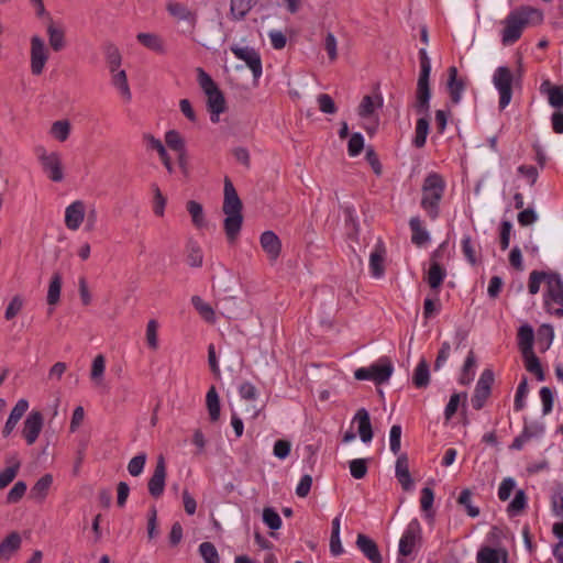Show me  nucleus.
<instances>
[{
	"instance_id": "36",
	"label": "nucleus",
	"mask_w": 563,
	"mask_h": 563,
	"mask_svg": "<svg viewBox=\"0 0 563 563\" xmlns=\"http://www.w3.org/2000/svg\"><path fill=\"white\" fill-rule=\"evenodd\" d=\"M207 408L212 422L220 418V400L214 387H211L206 396Z\"/></svg>"
},
{
	"instance_id": "12",
	"label": "nucleus",
	"mask_w": 563,
	"mask_h": 563,
	"mask_svg": "<svg viewBox=\"0 0 563 563\" xmlns=\"http://www.w3.org/2000/svg\"><path fill=\"white\" fill-rule=\"evenodd\" d=\"M421 538V527L418 519H412L399 541V555L407 558L416 552L417 542Z\"/></svg>"
},
{
	"instance_id": "31",
	"label": "nucleus",
	"mask_w": 563,
	"mask_h": 563,
	"mask_svg": "<svg viewBox=\"0 0 563 563\" xmlns=\"http://www.w3.org/2000/svg\"><path fill=\"white\" fill-rule=\"evenodd\" d=\"M501 558H506V552L489 547L479 549L476 555L477 563H499Z\"/></svg>"
},
{
	"instance_id": "59",
	"label": "nucleus",
	"mask_w": 563,
	"mask_h": 563,
	"mask_svg": "<svg viewBox=\"0 0 563 563\" xmlns=\"http://www.w3.org/2000/svg\"><path fill=\"white\" fill-rule=\"evenodd\" d=\"M263 521L272 530H278L282 527L280 516L273 508H265L263 510Z\"/></svg>"
},
{
	"instance_id": "57",
	"label": "nucleus",
	"mask_w": 563,
	"mask_h": 563,
	"mask_svg": "<svg viewBox=\"0 0 563 563\" xmlns=\"http://www.w3.org/2000/svg\"><path fill=\"white\" fill-rule=\"evenodd\" d=\"M350 473L356 478L361 479L367 474V463L365 459H355L350 462Z\"/></svg>"
},
{
	"instance_id": "24",
	"label": "nucleus",
	"mask_w": 563,
	"mask_h": 563,
	"mask_svg": "<svg viewBox=\"0 0 563 563\" xmlns=\"http://www.w3.org/2000/svg\"><path fill=\"white\" fill-rule=\"evenodd\" d=\"M353 420L358 424L357 431L361 440L364 443L371 442L373 439V429L368 411L365 408L358 409Z\"/></svg>"
},
{
	"instance_id": "42",
	"label": "nucleus",
	"mask_w": 563,
	"mask_h": 563,
	"mask_svg": "<svg viewBox=\"0 0 563 563\" xmlns=\"http://www.w3.org/2000/svg\"><path fill=\"white\" fill-rule=\"evenodd\" d=\"M165 142L170 150L177 152L178 154L183 155L185 153L184 139L181 137L180 133L176 130H170L166 132Z\"/></svg>"
},
{
	"instance_id": "15",
	"label": "nucleus",
	"mask_w": 563,
	"mask_h": 563,
	"mask_svg": "<svg viewBox=\"0 0 563 563\" xmlns=\"http://www.w3.org/2000/svg\"><path fill=\"white\" fill-rule=\"evenodd\" d=\"M48 59V51L44 41L34 35L31 38V70L33 75H41Z\"/></svg>"
},
{
	"instance_id": "55",
	"label": "nucleus",
	"mask_w": 563,
	"mask_h": 563,
	"mask_svg": "<svg viewBox=\"0 0 563 563\" xmlns=\"http://www.w3.org/2000/svg\"><path fill=\"white\" fill-rule=\"evenodd\" d=\"M539 395L542 404V413L549 415L553 409V391L551 388L544 386L540 389Z\"/></svg>"
},
{
	"instance_id": "22",
	"label": "nucleus",
	"mask_w": 563,
	"mask_h": 563,
	"mask_svg": "<svg viewBox=\"0 0 563 563\" xmlns=\"http://www.w3.org/2000/svg\"><path fill=\"white\" fill-rule=\"evenodd\" d=\"M464 89H465L464 81L457 77L456 67L451 66L449 68L448 91H449L451 101L454 104L460 103V101L462 100Z\"/></svg>"
},
{
	"instance_id": "17",
	"label": "nucleus",
	"mask_w": 563,
	"mask_h": 563,
	"mask_svg": "<svg viewBox=\"0 0 563 563\" xmlns=\"http://www.w3.org/2000/svg\"><path fill=\"white\" fill-rule=\"evenodd\" d=\"M85 203L81 200L71 202L65 210V225L71 231H76L85 219Z\"/></svg>"
},
{
	"instance_id": "50",
	"label": "nucleus",
	"mask_w": 563,
	"mask_h": 563,
	"mask_svg": "<svg viewBox=\"0 0 563 563\" xmlns=\"http://www.w3.org/2000/svg\"><path fill=\"white\" fill-rule=\"evenodd\" d=\"M466 394L465 393H454L451 395L449 402L445 406L444 409V417L446 420H450L457 411L461 401L466 400Z\"/></svg>"
},
{
	"instance_id": "63",
	"label": "nucleus",
	"mask_w": 563,
	"mask_h": 563,
	"mask_svg": "<svg viewBox=\"0 0 563 563\" xmlns=\"http://www.w3.org/2000/svg\"><path fill=\"white\" fill-rule=\"evenodd\" d=\"M516 482L511 477L504 478L498 487V498L503 501L509 499L512 490L515 489Z\"/></svg>"
},
{
	"instance_id": "33",
	"label": "nucleus",
	"mask_w": 563,
	"mask_h": 563,
	"mask_svg": "<svg viewBox=\"0 0 563 563\" xmlns=\"http://www.w3.org/2000/svg\"><path fill=\"white\" fill-rule=\"evenodd\" d=\"M136 38L142 45H144L148 49H152L157 53L164 52V43L162 38L154 33H139L136 35Z\"/></svg>"
},
{
	"instance_id": "10",
	"label": "nucleus",
	"mask_w": 563,
	"mask_h": 563,
	"mask_svg": "<svg viewBox=\"0 0 563 563\" xmlns=\"http://www.w3.org/2000/svg\"><path fill=\"white\" fill-rule=\"evenodd\" d=\"M36 153L47 177L52 181L60 183L64 179L60 155L57 152L48 153L44 147H38Z\"/></svg>"
},
{
	"instance_id": "34",
	"label": "nucleus",
	"mask_w": 563,
	"mask_h": 563,
	"mask_svg": "<svg viewBox=\"0 0 563 563\" xmlns=\"http://www.w3.org/2000/svg\"><path fill=\"white\" fill-rule=\"evenodd\" d=\"M256 0H231L230 12L235 20H242L254 7Z\"/></svg>"
},
{
	"instance_id": "61",
	"label": "nucleus",
	"mask_w": 563,
	"mask_h": 563,
	"mask_svg": "<svg viewBox=\"0 0 563 563\" xmlns=\"http://www.w3.org/2000/svg\"><path fill=\"white\" fill-rule=\"evenodd\" d=\"M317 102L321 112L327 114H334L336 112L335 103L328 93H320L317 97Z\"/></svg>"
},
{
	"instance_id": "11",
	"label": "nucleus",
	"mask_w": 563,
	"mask_h": 563,
	"mask_svg": "<svg viewBox=\"0 0 563 563\" xmlns=\"http://www.w3.org/2000/svg\"><path fill=\"white\" fill-rule=\"evenodd\" d=\"M494 383V373L490 369H484L477 380L474 395L471 399L472 407L481 410L490 395L492 385Z\"/></svg>"
},
{
	"instance_id": "48",
	"label": "nucleus",
	"mask_w": 563,
	"mask_h": 563,
	"mask_svg": "<svg viewBox=\"0 0 563 563\" xmlns=\"http://www.w3.org/2000/svg\"><path fill=\"white\" fill-rule=\"evenodd\" d=\"M199 553L202 556L205 563H220L219 553L211 542H202L199 545Z\"/></svg>"
},
{
	"instance_id": "45",
	"label": "nucleus",
	"mask_w": 563,
	"mask_h": 563,
	"mask_svg": "<svg viewBox=\"0 0 563 563\" xmlns=\"http://www.w3.org/2000/svg\"><path fill=\"white\" fill-rule=\"evenodd\" d=\"M550 273L533 271L530 273L528 282V290L531 295H536L540 290L541 283L548 284Z\"/></svg>"
},
{
	"instance_id": "3",
	"label": "nucleus",
	"mask_w": 563,
	"mask_h": 563,
	"mask_svg": "<svg viewBox=\"0 0 563 563\" xmlns=\"http://www.w3.org/2000/svg\"><path fill=\"white\" fill-rule=\"evenodd\" d=\"M400 439L401 427L399 424H394L389 431V448L395 455H398L395 465V476L405 492H412L416 483L410 474L409 459L407 454H399Z\"/></svg>"
},
{
	"instance_id": "62",
	"label": "nucleus",
	"mask_w": 563,
	"mask_h": 563,
	"mask_svg": "<svg viewBox=\"0 0 563 563\" xmlns=\"http://www.w3.org/2000/svg\"><path fill=\"white\" fill-rule=\"evenodd\" d=\"M364 147V139L361 133H353L349 140L347 151L350 156L358 155Z\"/></svg>"
},
{
	"instance_id": "39",
	"label": "nucleus",
	"mask_w": 563,
	"mask_h": 563,
	"mask_svg": "<svg viewBox=\"0 0 563 563\" xmlns=\"http://www.w3.org/2000/svg\"><path fill=\"white\" fill-rule=\"evenodd\" d=\"M186 261L191 267H200L202 265V250L196 242H188Z\"/></svg>"
},
{
	"instance_id": "23",
	"label": "nucleus",
	"mask_w": 563,
	"mask_h": 563,
	"mask_svg": "<svg viewBox=\"0 0 563 563\" xmlns=\"http://www.w3.org/2000/svg\"><path fill=\"white\" fill-rule=\"evenodd\" d=\"M540 91L543 95H547L548 102L551 107L562 110L563 109V87L562 86H553L550 80L542 81L540 86Z\"/></svg>"
},
{
	"instance_id": "8",
	"label": "nucleus",
	"mask_w": 563,
	"mask_h": 563,
	"mask_svg": "<svg viewBox=\"0 0 563 563\" xmlns=\"http://www.w3.org/2000/svg\"><path fill=\"white\" fill-rule=\"evenodd\" d=\"M514 75L509 67L499 66L495 69L492 82L499 95L498 106L504 110L509 106L512 98Z\"/></svg>"
},
{
	"instance_id": "29",
	"label": "nucleus",
	"mask_w": 563,
	"mask_h": 563,
	"mask_svg": "<svg viewBox=\"0 0 563 563\" xmlns=\"http://www.w3.org/2000/svg\"><path fill=\"white\" fill-rule=\"evenodd\" d=\"M518 346L522 354L533 351L534 332L531 325L522 324L518 330Z\"/></svg>"
},
{
	"instance_id": "51",
	"label": "nucleus",
	"mask_w": 563,
	"mask_h": 563,
	"mask_svg": "<svg viewBox=\"0 0 563 563\" xmlns=\"http://www.w3.org/2000/svg\"><path fill=\"white\" fill-rule=\"evenodd\" d=\"M106 369V358L102 354L97 355L91 365L90 377L96 384H100Z\"/></svg>"
},
{
	"instance_id": "52",
	"label": "nucleus",
	"mask_w": 563,
	"mask_h": 563,
	"mask_svg": "<svg viewBox=\"0 0 563 563\" xmlns=\"http://www.w3.org/2000/svg\"><path fill=\"white\" fill-rule=\"evenodd\" d=\"M521 433L530 441L544 434V427L538 421L525 422Z\"/></svg>"
},
{
	"instance_id": "19",
	"label": "nucleus",
	"mask_w": 563,
	"mask_h": 563,
	"mask_svg": "<svg viewBox=\"0 0 563 563\" xmlns=\"http://www.w3.org/2000/svg\"><path fill=\"white\" fill-rule=\"evenodd\" d=\"M168 13L178 21H186L191 31L197 24V14L191 11L187 5L180 2H168L166 7Z\"/></svg>"
},
{
	"instance_id": "60",
	"label": "nucleus",
	"mask_w": 563,
	"mask_h": 563,
	"mask_svg": "<svg viewBox=\"0 0 563 563\" xmlns=\"http://www.w3.org/2000/svg\"><path fill=\"white\" fill-rule=\"evenodd\" d=\"M409 225L412 232L411 242L420 247L422 245V223L420 218L418 216L412 217Z\"/></svg>"
},
{
	"instance_id": "53",
	"label": "nucleus",
	"mask_w": 563,
	"mask_h": 563,
	"mask_svg": "<svg viewBox=\"0 0 563 563\" xmlns=\"http://www.w3.org/2000/svg\"><path fill=\"white\" fill-rule=\"evenodd\" d=\"M146 463V454L139 453L134 457H132L128 464V471L130 475L136 477L143 473L144 466Z\"/></svg>"
},
{
	"instance_id": "64",
	"label": "nucleus",
	"mask_w": 563,
	"mask_h": 563,
	"mask_svg": "<svg viewBox=\"0 0 563 563\" xmlns=\"http://www.w3.org/2000/svg\"><path fill=\"white\" fill-rule=\"evenodd\" d=\"M552 510L555 516L563 518V488H559L553 493Z\"/></svg>"
},
{
	"instance_id": "16",
	"label": "nucleus",
	"mask_w": 563,
	"mask_h": 563,
	"mask_svg": "<svg viewBox=\"0 0 563 563\" xmlns=\"http://www.w3.org/2000/svg\"><path fill=\"white\" fill-rule=\"evenodd\" d=\"M166 479V463L165 459L158 456L153 475L151 476L147 488L151 496L158 498L163 495Z\"/></svg>"
},
{
	"instance_id": "49",
	"label": "nucleus",
	"mask_w": 563,
	"mask_h": 563,
	"mask_svg": "<svg viewBox=\"0 0 563 563\" xmlns=\"http://www.w3.org/2000/svg\"><path fill=\"white\" fill-rule=\"evenodd\" d=\"M23 306H24L23 297L21 295L13 296L4 311L5 320H8V321L13 320L22 311Z\"/></svg>"
},
{
	"instance_id": "54",
	"label": "nucleus",
	"mask_w": 563,
	"mask_h": 563,
	"mask_svg": "<svg viewBox=\"0 0 563 563\" xmlns=\"http://www.w3.org/2000/svg\"><path fill=\"white\" fill-rule=\"evenodd\" d=\"M459 504L464 506L467 515L475 518L479 515V509L472 505V494L468 489H463L457 499Z\"/></svg>"
},
{
	"instance_id": "38",
	"label": "nucleus",
	"mask_w": 563,
	"mask_h": 563,
	"mask_svg": "<svg viewBox=\"0 0 563 563\" xmlns=\"http://www.w3.org/2000/svg\"><path fill=\"white\" fill-rule=\"evenodd\" d=\"M62 288V275L54 273L47 290V303L54 306L59 301Z\"/></svg>"
},
{
	"instance_id": "44",
	"label": "nucleus",
	"mask_w": 563,
	"mask_h": 563,
	"mask_svg": "<svg viewBox=\"0 0 563 563\" xmlns=\"http://www.w3.org/2000/svg\"><path fill=\"white\" fill-rule=\"evenodd\" d=\"M187 211L191 216V220H192V223L195 227L201 228L205 225L206 221H205L203 208L199 202H197L195 200H189L187 202Z\"/></svg>"
},
{
	"instance_id": "2",
	"label": "nucleus",
	"mask_w": 563,
	"mask_h": 563,
	"mask_svg": "<svg viewBox=\"0 0 563 563\" xmlns=\"http://www.w3.org/2000/svg\"><path fill=\"white\" fill-rule=\"evenodd\" d=\"M222 211L225 214L224 231L229 242L238 238L243 222L242 201L229 178L224 179V200Z\"/></svg>"
},
{
	"instance_id": "30",
	"label": "nucleus",
	"mask_w": 563,
	"mask_h": 563,
	"mask_svg": "<svg viewBox=\"0 0 563 563\" xmlns=\"http://www.w3.org/2000/svg\"><path fill=\"white\" fill-rule=\"evenodd\" d=\"M461 250L465 260L472 265L478 263V244L471 238L470 234H464L461 240Z\"/></svg>"
},
{
	"instance_id": "18",
	"label": "nucleus",
	"mask_w": 563,
	"mask_h": 563,
	"mask_svg": "<svg viewBox=\"0 0 563 563\" xmlns=\"http://www.w3.org/2000/svg\"><path fill=\"white\" fill-rule=\"evenodd\" d=\"M386 249L382 240H378L369 255V271L373 277L380 278L385 273Z\"/></svg>"
},
{
	"instance_id": "5",
	"label": "nucleus",
	"mask_w": 563,
	"mask_h": 563,
	"mask_svg": "<svg viewBox=\"0 0 563 563\" xmlns=\"http://www.w3.org/2000/svg\"><path fill=\"white\" fill-rule=\"evenodd\" d=\"M197 81L207 96L208 110L211 113V121L219 122L220 113L225 110V99L213 79L202 68H197Z\"/></svg>"
},
{
	"instance_id": "14",
	"label": "nucleus",
	"mask_w": 563,
	"mask_h": 563,
	"mask_svg": "<svg viewBox=\"0 0 563 563\" xmlns=\"http://www.w3.org/2000/svg\"><path fill=\"white\" fill-rule=\"evenodd\" d=\"M44 426V417L41 411L32 410L23 422L22 437L27 445H33L38 439Z\"/></svg>"
},
{
	"instance_id": "47",
	"label": "nucleus",
	"mask_w": 563,
	"mask_h": 563,
	"mask_svg": "<svg viewBox=\"0 0 563 563\" xmlns=\"http://www.w3.org/2000/svg\"><path fill=\"white\" fill-rule=\"evenodd\" d=\"M70 133V123L67 120H58L52 124L51 134L59 142H65Z\"/></svg>"
},
{
	"instance_id": "46",
	"label": "nucleus",
	"mask_w": 563,
	"mask_h": 563,
	"mask_svg": "<svg viewBox=\"0 0 563 563\" xmlns=\"http://www.w3.org/2000/svg\"><path fill=\"white\" fill-rule=\"evenodd\" d=\"M528 379L527 377H523L520 380L515 395L514 409L516 411H521L526 407V398L528 396Z\"/></svg>"
},
{
	"instance_id": "41",
	"label": "nucleus",
	"mask_w": 563,
	"mask_h": 563,
	"mask_svg": "<svg viewBox=\"0 0 563 563\" xmlns=\"http://www.w3.org/2000/svg\"><path fill=\"white\" fill-rule=\"evenodd\" d=\"M527 506V496L522 489H519L514 499L509 503L507 507V512L509 516L515 517L518 516Z\"/></svg>"
},
{
	"instance_id": "7",
	"label": "nucleus",
	"mask_w": 563,
	"mask_h": 563,
	"mask_svg": "<svg viewBox=\"0 0 563 563\" xmlns=\"http://www.w3.org/2000/svg\"><path fill=\"white\" fill-rule=\"evenodd\" d=\"M547 311L558 318L563 317V280L558 273H550L544 294Z\"/></svg>"
},
{
	"instance_id": "20",
	"label": "nucleus",
	"mask_w": 563,
	"mask_h": 563,
	"mask_svg": "<svg viewBox=\"0 0 563 563\" xmlns=\"http://www.w3.org/2000/svg\"><path fill=\"white\" fill-rule=\"evenodd\" d=\"M260 242L269 260L275 261L278 258L282 251V242L273 231L263 232Z\"/></svg>"
},
{
	"instance_id": "56",
	"label": "nucleus",
	"mask_w": 563,
	"mask_h": 563,
	"mask_svg": "<svg viewBox=\"0 0 563 563\" xmlns=\"http://www.w3.org/2000/svg\"><path fill=\"white\" fill-rule=\"evenodd\" d=\"M434 501V494L431 488L424 487V519L429 525L433 523L434 520V511L432 509V505Z\"/></svg>"
},
{
	"instance_id": "28",
	"label": "nucleus",
	"mask_w": 563,
	"mask_h": 563,
	"mask_svg": "<svg viewBox=\"0 0 563 563\" xmlns=\"http://www.w3.org/2000/svg\"><path fill=\"white\" fill-rule=\"evenodd\" d=\"M102 49L110 73H115L122 63V56L118 46L112 42H106Z\"/></svg>"
},
{
	"instance_id": "13",
	"label": "nucleus",
	"mask_w": 563,
	"mask_h": 563,
	"mask_svg": "<svg viewBox=\"0 0 563 563\" xmlns=\"http://www.w3.org/2000/svg\"><path fill=\"white\" fill-rule=\"evenodd\" d=\"M231 52L236 58L245 62L255 80L262 76V59L258 52L253 47L233 45L231 46Z\"/></svg>"
},
{
	"instance_id": "6",
	"label": "nucleus",
	"mask_w": 563,
	"mask_h": 563,
	"mask_svg": "<svg viewBox=\"0 0 563 563\" xmlns=\"http://www.w3.org/2000/svg\"><path fill=\"white\" fill-rule=\"evenodd\" d=\"M448 242H442L430 256V266L427 283L432 291L437 292L448 276V263L450 255L446 251Z\"/></svg>"
},
{
	"instance_id": "9",
	"label": "nucleus",
	"mask_w": 563,
	"mask_h": 563,
	"mask_svg": "<svg viewBox=\"0 0 563 563\" xmlns=\"http://www.w3.org/2000/svg\"><path fill=\"white\" fill-rule=\"evenodd\" d=\"M393 364L388 358H380L368 367H360L354 372L358 380H372L375 384L386 383L393 374Z\"/></svg>"
},
{
	"instance_id": "58",
	"label": "nucleus",
	"mask_w": 563,
	"mask_h": 563,
	"mask_svg": "<svg viewBox=\"0 0 563 563\" xmlns=\"http://www.w3.org/2000/svg\"><path fill=\"white\" fill-rule=\"evenodd\" d=\"M27 489V486L24 482H16L13 487L9 490L7 495V501L9 504L18 503L24 495Z\"/></svg>"
},
{
	"instance_id": "25",
	"label": "nucleus",
	"mask_w": 563,
	"mask_h": 563,
	"mask_svg": "<svg viewBox=\"0 0 563 563\" xmlns=\"http://www.w3.org/2000/svg\"><path fill=\"white\" fill-rule=\"evenodd\" d=\"M21 536L13 531L9 533L0 543V560L8 561L21 548Z\"/></svg>"
},
{
	"instance_id": "21",
	"label": "nucleus",
	"mask_w": 563,
	"mask_h": 563,
	"mask_svg": "<svg viewBox=\"0 0 563 563\" xmlns=\"http://www.w3.org/2000/svg\"><path fill=\"white\" fill-rule=\"evenodd\" d=\"M356 545L358 550L372 562L383 563L382 555L377 544L367 536L360 533L357 536Z\"/></svg>"
},
{
	"instance_id": "35",
	"label": "nucleus",
	"mask_w": 563,
	"mask_h": 563,
	"mask_svg": "<svg viewBox=\"0 0 563 563\" xmlns=\"http://www.w3.org/2000/svg\"><path fill=\"white\" fill-rule=\"evenodd\" d=\"M112 74V85L120 91L122 97L130 101L131 100V90L128 84L126 73L125 70H117Z\"/></svg>"
},
{
	"instance_id": "32",
	"label": "nucleus",
	"mask_w": 563,
	"mask_h": 563,
	"mask_svg": "<svg viewBox=\"0 0 563 563\" xmlns=\"http://www.w3.org/2000/svg\"><path fill=\"white\" fill-rule=\"evenodd\" d=\"M52 483L53 476L51 474L42 476L32 487L31 497L37 500H43L46 497Z\"/></svg>"
},
{
	"instance_id": "26",
	"label": "nucleus",
	"mask_w": 563,
	"mask_h": 563,
	"mask_svg": "<svg viewBox=\"0 0 563 563\" xmlns=\"http://www.w3.org/2000/svg\"><path fill=\"white\" fill-rule=\"evenodd\" d=\"M383 107V97L379 93L363 97L358 106V115L366 119L372 118L375 110Z\"/></svg>"
},
{
	"instance_id": "43",
	"label": "nucleus",
	"mask_w": 563,
	"mask_h": 563,
	"mask_svg": "<svg viewBox=\"0 0 563 563\" xmlns=\"http://www.w3.org/2000/svg\"><path fill=\"white\" fill-rule=\"evenodd\" d=\"M474 367H475V356L474 353L471 351L464 362L462 373L460 376V383L462 385L470 384L474 378Z\"/></svg>"
},
{
	"instance_id": "4",
	"label": "nucleus",
	"mask_w": 563,
	"mask_h": 563,
	"mask_svg": "<svg viewBox=\"0 0 563 563\" xmlns=\"http://www.w3.org/2000/svg\"><path fill=\"white\" fill-rule=\"evenodd\" d=\"M445 189L446 181L440 174L431 172L424 177V213L431 220L440 216V205Z\"/></svg>"
},
{
	"instance_id": "1",
	"label": "nucleus",
	"mask_w": 563,
	"mask_h": 563,
	"mask_svg": "<svg viewBox=\"0 0 563 563\" xmlns=\"http://www.w3.org/2000/svg\"><path fill=\"white\" fill-rule=\"evenodd\" d=\"M543 20V11L531 5H520L511 10L503 21L501 43L506 46L512 45L521 37L526 27L538 26Z\"/></svg>"
},
{
	"instance_id": "37",
	"label": "nucleus",
	"mask_w": 563,
	"mask_h": 563,
	"mask_svg": "<svg viewBox=\"0 0 563 563\" xmlns=\"http://www.w3.org/2000/svg\"><path fill=\"white\" fill-rule=\"evenodd\" d=\"M525 357V366L528 372L532 373L539 382L544 380V373L541 367L539 358L536 356L533 351L528 354H522Z\"/></svg>"
},
{
	"instance_id": "40",
	"label": "nucleus",
	"mask_w": 563,
	"mask_h": 563,
	"mask_svg": "<svg viewBox=\"0 0 563 563\" xmlns=\"http://www.w3.org/2000/svg\"><path fill=\"white\" fill-rule=\"evenodd\" d=\"M191 303L206 321L214 322V310L209 303L205 302L199 296H194Z\"/></svg>"
},
{
	"instance_id": "27",
	"label": "nucleus",
	"mask_w": 563,
	"mask_h": 563,
	"mask_svg": "<svg viewBox=\"0 0 563 563\" xmlns=\"http://www.w3.org/2000/svg\"><path fill=\"white\" fill-rule=\"evenodd\" d=\"M49 46L54 52H60L66 46L65 30L57 26L53 21L47 25Z\"/></svg>"
}]
</instances>
